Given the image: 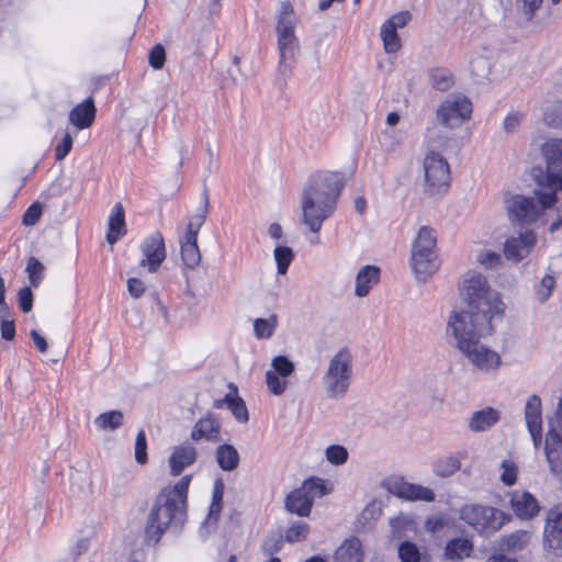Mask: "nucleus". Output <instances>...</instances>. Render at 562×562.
I'll return each instance as SVG.
<instances>
[{"mask_svg":"<svg viewBox=\"0 0 562 562\" xmlns=\"http://www.w3.org/2000/svg\"><path fill=\"white\" fill-rule=\"evenodd\" d=\"M192 475L182 476L175 485H168L156 495L145 524L144 540L156 546L168 529L180 531L187 521L188 491Z\"/></svg>","mask_w":562,"mask_h":562,"instance_id":"obj_1","label":"nucleus"},{"mask_svg":"<svg viewBox=\"0 0 562 562\" xmlns=\"http://www.w3.org/2000/svg\"><path fill=\"white\" fill-rule=\"evenodd\" d=\"M344 186L340 172L319 171L310 177L302 194L301 221L311 232L318 233L324 221L335 212Z\"/></svg>","mask_w":562,"mask_h":562,"instance_id":"obj_2","label":"nucleus"},{"mask_svg":"<svg viewBox=\"0 0 562 562\" xmlns=\"http://www.w3.org/2000/svg\"><path fill=\"white\" fill-rule=\"evenodd\" d=\"M459 291L462 302L468 306L467 310L491 317L503 316L505 304L498 293L491 289L483 274L473 271L465 273Z\"/></svg>","mask_w":562,"mask_h":562,"instance_id":"obj_3","label":"nucleus"},{"mask_svg":"<svg viewBox=\"0 0 562 562\" xmlns=\"http://www.w3.org/2000/svg\"><path fill=\"white\" fill-rule=\"evenodd\" d=\"M493 318L464 308L452 311L447 324V335L453 338L451 345L460 350L472 341L491 335Z\"/></svg>","mask_w":562,"mask_h":562,"instance_id":"obj_4","label":"nucleus"},{"mask_svg":"<svg viewBox=\"0 0 562 562\" xmlns=\"http://www.w3.org/2000/svg\"><path fill=\"white\" fill-rule=\"evenodd\" d=\"M555 202L557 194L552 189H549V191L535 190V196L507 193L504 198L509 221L520 226L535 223Z\"/></svg>","mask_w":562,"mask_h":562,"instance_id":"obj_5","label":"nucleus"},{"mask_svg":"<svg viewBox=\"0 0 562 562\" xmlns=\"http://www.w3.org/2000/svg\"><path fill=\"white\" fill-rule=\"evenodd\" d=\"M436 246V231L430 226H422L413 241L411 256V267L418 281L426 282L439 269Z\"/></svg>","mask_w":562,"mask_h":562,"instance_id":"obj_6","label":"nucleus"},{"mask_svg":"<svg viewBox=\"0 0 562 562\" xmlns=\"http://www.w3.org/2000/svg\"><path fill=\"white\" fill-rule=\"evenodd\" d=\"M279 48V72L283 77L292 74L296 55L300 50L299 41L294 34V18L291 3L283 2L278 14L277 24Z\"/></svg>","mask_w":562,"mask_h":562,"instance_id":"obj_7","label":"nucleus"},{"mask_svg":"<svg viewBox=\"0 0 562 562\" xmlns=\"http://www.w3.org/2000/svg\"><path fill=\"white\" fill-rule=\"evenodd\" d=\"M352 375V355L347 347H344L329 359L322 378L328 397L334 400L345 397L351 385Z\"/></svg>","mask_w":562,"mask_h":562,"instance_id":"obj_8","label":"nucleus"},{"mask_svg":"<svg viewBox=\"0 0 562 562\" xmlns=\"http://www.w3.org/2000/svg\"><path fill=\"white\" fill-rule=\"evenodd\" d=\"M459 518L480 535L490 536L508 522L512 515L492 506L465 504L459 510Z\"/></svg>","mask_w":562,"mask_h":562,"instance_id":"obj_9","label":"nucleus"},{"mask_svg":"<svg viewBox=\"0 0 562 562\" xmlns=\"http://www.w3.org/2000/svg\"><path fill=\"white\" fill-rule=\"evenodd\" d=\"M424 192L429 196L442 195L450 187V166L439 153L431 150L424 158Z\"/></svg>","mask_w":562,"mask_h":562,"instance_id":"obj_10","label":"nucleus"},{"mask_svg":"<svg viewBox=\"0 0 562 562\" xmlns=\"http://www.w3.org/2000/svg\"><path fill=\"white\" fill-rule=\"evenodd\" d=\"M546 160L547 171L541 169L533 173V178L539 187L562 190V139H549L541 147Z\"/></svg>","mask_w":562,"mask_h":562,"instance_id":"obj_11","label":"nucleus"},{"mask_svg":"<svg viewBox=\"0 0 562 562\" xmlns=\"http://www.w3.org/2000/svg\"><path fill=\"white\" fill-rule=\"evenodd\" d=\"M328 493L324 480L319 477H311L303 482V484L292 491L285 497L284 505L289 513L295 514L300 517H306L312 510L314 499L322 497Z\"/></svg>","mask_w":562,"mask_h":562,"instance_id":"obj_12","label":"nucleus"},{"mask_svg":"<svg viewBox=\"0 0 562 562\" xmlns=\"http://www.w3.org/2000/svg\"><path fill=\"white\" fill-rule=\"evenodd\" d=\"M472 103L462 94L448 95L436 111V121L446 128L459 127L471 117Z\"/></svg>","mask_w":562,"mask_h":562,"instance_id":"obj_13","label":"nucleus"},{"mask_svg":"<svg viewBox=\"0 0 562 562\" xmlns=\"http://www.w3.org/2000/svg\"><path fill=\"white\" fill-rule=\"evenodd\" d=\"M544 441V453L550 471L562 473V398L559 400L554 418L549 419Z\"/></svg>","mask_w":562,"mask_h":562,"instance_id":"obj_14","label":"nucleus"},{"mask_svg":"<svg viewBox=\"0 0 562 562\" xmlns=\"http://www.w3.org/2000/svg\"><path fill=\"white\" fill-rule=\"evenodd\" d=\"M459 351L480 371H495L502 363L499 355L481 344L480 340L472 341Z\"/></svg>","mask_w":562,"mask_h":562,"instance_id":"obj_15","label":"nucleus"},{"mask_svg":"<svg viewBox=\"0 0 562 562\" xmlns=\"http://www.w3.org/2000/svg\"><path fill=\"white\" fill-rule=\"evenodd\" d=\"M543 547L555 557H562V503L554 505L547 513Z\"/></svg>","mask_w":562,"mask_h":562,"instance_id":"obj_16","label":"nucleus"},{"mask_svg":"<svg viewBox=\"0 0 562 562\" xmlns=\"http://www.w3.org/2000/svg\"><path fill=\"white\" fill-rule=\"evenodd\" d=\"M140 251L143 258L139 261V266L146 268L150 273L156 272L167 255L162 234L154 232L146 237L140 245Z\"/></svg>","mask_w":562,"mask_h":562,"instance_id":"obj_17","label":"nucleus"},{"mask_svg":"<svg viewBox=\"0 0 562 562\" xmlns=\"http://www.w3.org/2000/svg\"><path fill=\"white\" fill-rule=\"evenodd\" d=\"M386 490L392 495L411 502H434L436 497L431 488L406 482L403 477L390 479L386 482Z\"/></svg>","mask_w":562,"mask_h":562,"instance_id":"obj_18","label":"nucleus"},{"mask_svg":"<svg viewBox=\"0 0 562 562\" xmlns=\"http://www.w3.org/2000/svg\"><path fill=\"white\" fill-rule=\"evenodd\" d=\"M537 241L533 231L526 229L519 233L517 237L507 238L504 244V255L506 259L519 262L526 258Z\"/></svg>","mask_w":562,"mask_h":562,"instance_id":"obj_19","label":"nucleus"},{"mask_svg":"<svg viewBox=\"0 0 562 562\" xmlns=\"http://www.w3.org/2000/svg\"><path fill=\"white\" fill-rule=\"evenodd\" d=\"M510 507L520 519H531L540 512L537 498L529 492H514L510 497Z\"/></svg>","mask_w":562,"mask_h":562,"instance_id":"obj_20","label":"nucleus"},{"mask_svg":"<svg viewBox=\"0 0 562 562\" xmlns=\"http://www.w3.org/2000/svg\"><path fill=\"white\" fill-rule=\"evenodd\" d=\"M196 449L188 443L177 446L169 457L170 474L178 476L182 471L192 465L196 460Z\"/></svg>","mask_w":562,"mask_h":562,"instance_id":"obj_21","label":"nucleus"},{"mask_svg":"<svg viewBox=\"0 0 562 562\" xmlns=\"http://www.w3.org/2000/svg\"><path fill=\"white\" fill-rule=\"evenodd\" d=\"M381 270L376 266L367 265L362 267L356 277L355 295L364 297L370 293L373 285L380 281Z\"/></svg>","mask_w":562,"mask_h":562,"instance_id":"obj_22","label":"nucleus"},{"mask_svg":"<svg viewBox=\"0 0 562 562\" xmlns=\"http://www.w3.org/2000/svg\"><path fill=\"white\" fill-rule=\"evenodd\" d=\"M501 414L493 407H485L475 411L469 418L468 427L473 432H483L490 430L498 423Z\"/></svg>","mask_w":562,"mask_h":562,"instance_id":"obj_23","label":"nucleus"},{"mask_svg":"<svg viewBox=\"0 0 562 562\" xmlns=\"http://www.w3.org/2000/svg\"><path fill=\"white\" fill-rule=\"evenodd\" d=\"M95 117L94 102L91 97L76 105L69 113V121L77 128L83 130L89 127Z\"/></svg>","mask_w":562,"mask_h":562,"instance_id":"obj_24","label":"nucleus"},{"mask_svg":"<svg viewBox=\"0 0 562 562\" xmlns=\"http://www.w3.org/2000/svg\"><path fill=\"white\" fill-rule=\"evenodd\" d=\"M125 234V211L122 203L117 202L112 207L109 216V229L106 233V241L111 245H114Z\"/></svg>","mask_w":562,"mask_h":562,"instance_id":"obj_25","label":"nucleus"},{"mask_svg":"<svg viewBox=\"0 0 562 562\" xmlns=\"http://www.w3.org/2000/svg\"><path fill=\"white\" fill-rule=\"evenodd\" d=\"M221 424L211 416L200 418L193 426L191 439L199 441L205 439L207 441H217L220 438Z\"/></svg>","mask_w":562,"mask_h":562,"instance_id":"obj_26","label":"nucleus"},{"mask_svg":"<svg viewBox=\"0 0 562 562\" xmlns=\"http://www.w3.org/2000/svg\"><path fill=\"white\" fill-rule=\"evenodd\" d=\"M334 562H363L361 541L357 537L346 539L336 550Z\"/></svg>","mask_w":562,"mask_h":562,"instance_id":"obj_27","label":"nucleus"},{"mask_svg":"<svg viewBox=\"0 0 562 562\" xmlns=\"http://www.w3.org/2000/svg\"><path fill=\"white\" fill-rule=\"evenodd\" d=\"M229 389H231V391L224 396V398L222 401L215 402V407L221 408L223 403H226L227 407L229 408V411L232 412V414L238 422H240V423L248 422V418H249L248 411H247L246 404L243 401V398H240L237 395V387L233 383H231Z\"/></svg>","mask_w":562,"mask_h":562,"instance_id":"obj_28","label":"nucleus"},{"mask_svg":"<svg viewBox=\"0 0 562 562\" xmlns=\"http://www.w3.org/2000/svg\"><path fill=\"white\" fill-rule=\"evenodd\" d=\"M473 552V543L467 538H454L449 540L445 547V558L450 562H461Z\"/></svg>","mask_w":562,"mask_h":562,"instance_id":"obj_29","label":"nucleus"},{"mask_svg":"<svg viewBox=\"0 0 562 562\" xmlns=\"http://www.w3.org/2000/svg\"><path fill=\"white\" fill-rule=\"evenodd\" d=\"M202 204L198 209V212L191 217L188 223L187 231L184 233V237L196 238L198 234L202 225L204 224L209 210H210V195L206 187L203 188L201 193Z\"/></svg>","mask_w":562,"mask_h":562,"instance_id":"obj_30","label":"nucleus"},{"mask_svg":"<svg viewBox=\"0 0 562 562\" xmlns=\"http://www.w3.org/2000/svg\"><path fill=\"white\" fill-rule=\"evenodd\" d=\"M225 491V484L222 479H216L213 485L212 502L209 507V515L203 522L205 526L215 527L223 507V496Z\"/></svg>","mask_w":562,"mask_h":562,"instance_id":"obj_31","label":"nucleus"},{"mask_svg":"<svg viewBox=\"0 0 562 562\" xmlns=\"http://www.w3.org/2000/svg\"><path fill=\"white\" fill-rule=\"evenodd\" d=\"M181 260L186 268L195 269L201 262V252L196 238L180 237Z\"/></svg>","mask_w":562,"mask_h":562,"instance_id":"obj_32","label":"nucleus"},{"mask_svg":"<svg viewBox=\"0 0 562 562\" xmlns=\"http://www.w3.org/2000/svg\"><path fill=\"white\" fill-rule=\"evenodd\" d=\"M215 458L218 467L226 472L234 471L239 464V453L229 443L220 445L215 450Z\"/></svg>","mask_w":562,"mask_h":562,"instance_id":"obj_33","label":"nucleus"},{"mask_svg":"<svg viewBox=\"0 0 562 562\" xmlns=\"http://www.w3.org/2000/svg\"><path fill=\"white\" fill-rule=\"evenodd\" d=\"M525 420L527 427L542 426L541 398L533 394L528 397L525 405Z\"/></svg>","mask_w":562,"mask_h":562,"instance_id":"obj_34","label":"nucleus"},{"mask_svg":"<svg viewBox=\"0 0 562 562\" xmlns=\"http://www.w3.org/2000/svg\"><path fill=\"white\" fill-rule=\"evenodd\" d=\"M461 461L456 456H445L432 464L434 473L439 477H449L460 470Z\"/></svg>","mask_w":562,"mask_h":562,"instance_id":"obj_35","label":"nucleus"},{"mask_svg":"<svg viewBox=\"0 0 562 562\" xmlns=\"http://www.w3.org/2000/svg\"><path fill=\"white\" fill-rule=\"evenodd\" d=\"M124 415L114 409L100 414L94 418V425L100 430H115L123 425Z\"/></svg>","mask_w":562,"mask_h":562,"instance_id":"obj_36","label":"nucleus"},{"mask_svg":"<svg viewBox=\"0 0 562 562\" xmlns=\"http://www.w3.org/2000/svg\"><path fill=\"white\" fill-rule=\"evenodd\" d=\"M380 36L383 42L384 50L387 54H394L401 48V38L397 34V30L394 29L393 25L384 22L381 26Z\"/></svg>","mask_w":562,"mask_h":562,"instance_id":"obj_37","label":"nucleus"},{"mask_svg":"<svg viewBox=\"0 0 562 562\" xmlns=\"http://www.w3.org/2000/svg\"><path fill=\"white\" fill-rule=\"evenodd\" d=\"M429 80L432 88L438 91H447L453 85V78L448 69L436 68L429 74Z\"/></svg>","mask_w":562,"mask_h":562,"instance_id":"obj_38","label":"nucleus"},{"mask_svg":"<svg viewBox=\"0 0 562 562\" xmlns=\"http://www.w3.org/2000/svg\"><path fill=\"white\" fill-rule=\"evenodd\" d=\"M530 540V532L526 530H517L502 540V546L510 551H520L526 548Z\"/></svg>","mask_w":562,"mask_h":562,"instance_id":"obj_39","label":"nucleus"},{"mask_svg":"<svg viewBox=\"0 0 562 562\" xmlns=\"http://www.w3.org/2000/svg\"><path fill=\"white\" fill-rule=\"evenodd\" d=\"M195 43L194 54L204 55L205 50L213 46L214 35L211 26H203L193 36Z\"/></svg>","mask_w":562,"mask_h":562,"instance_id":"obj_40","label":"nucleus"},{"mask_svg":"<svg viewBox=\"0 0 562 562\" xmlns=\"http://www.w3.org/2000/svg\"><path fill=\"white\" fill-rule=\"evenodd\" d=\"M279 274H285L294 259L293 250L288 246H277L273 251Z\"/></svg>","mask_w":562,"mask_h":562,"instance_id":"obj_41","label":"nucleus"},{"mask_svg":"<svg viewBox=\"0 0 562 562\" xmlns=\"http://www.w3.org/2000/svg\"><path fill=\"white\" fill-rule=\"evenodd\" d=\"M277 327V316L272 315L269 318H257L254 322V330L256 337L259 339L270 338Z\"/></svg>","mask_w":562,"mask_h":562,"instance_id":"obj_42","label":"nucleus"},{"mask_svg":"<svg viewBox=\"0 0 562 562\" xmlns=\"http://www.w3.org/2000/svg\"><path fill=\"white\" fill-rule=\"evenodd\" d=\"M310 527L304 521H293L285 531L284 540L293 543L306 539Z\"/></svg>","mask_w":562,"mask_h":562,"instance_id":"obj_43","label":"nucleus"},{"mask_svg":"<svg viewBox=\"0 0 562 562\" xmlns=\"http://www.w3.org/2000/svg\"><path fill=\"white\" fill-rule=\"evenodd\" d=\"M401 562H422V553L418 547L411 541H403L398 546Z\"/></svg>","mask_w":562,"mask_h":562,"instance_id":"obj_44","label":"nucleus"},{"mask_svg":"<svg viewBox=\"0 0 562 562\" xmlns=\"http://www.w3.org/2000/svg\"><path fill=\"white\" fill-rule=\"evenodd\" d=\"M45 267L35 257H30L26 263L25 271L27 272L29 280L32 286L37 288L43 279Z\"/></svg>","mask_w":562,"mask_h":562,"instance_id":"obj_45","label":"nucleus"},{"mask_svg":"<svg viewBox=\"0 0 562 562\" xmlns=\"http://www.w3.org/2000/svg\"><path fill=\"white\" fill-rule=\"evenodd\" d=\"M271 367L281 378H288L294 372V363L285 356H277L272 359Z\"/></svg>","mask_w":562,"mask_h":562,"instance_id":"obj_46","label":"nucleus"},{"mask_svg":"<svg viewBox=\"0 0 562 562\" xmlns=\"http://www.w3.org/2000/svg\"><path fill=\"white\" fill-rule=\"evenodd\" d=\"M501 469H502L501 481L503 482V484H505L506 486L514 485L517 481V472H518V469H517V465L515 464V462L510 459L503 460L501 463Z\"/></svg>","mask_w":562,"mask_h":562,"instance_id":"obj_47","label":"nucleus"},{"mask_svg":"<svg viewBox=\"0 0 562 562\" xmlns=\"http://www.w3.org/2000/svg\"><path fill=\"white\" fill-rule=\"evenodd\" d=\"M266 383L268 390L273 395H282L288 386V382L282 380L279 374L271 370L266 372Z\"/></svg>","mask_w":562,"mask_h":562,"instance_id":"obj_48","label":"nucleus"},{"mask_svg":"<svg viewBox=\"0 0 562 562\" xmlns=\"http://www.w3.org/2000/svg\"><path fill=\"white\" fill-rule=\"evenodd\" d=\"M283 541L284 539L280 533L268 535L261 546L262 552L266 555L278 553L282 549Z\"/></svg>","mask_w":562,"mask_h":562,"instance_id":"obj_49","label":"nucleus"},{"mask_svg":"<svg viewBox=\"0 0 562 562\" xmlns=\"http://www.w3.org/2000/svg\"><path fill=\"white\" fill-rule=\"evenodd\" d=\"M326 459L335 465L344 464L348 459V451L340 445H331L326 449Z\"/></svg>","mask_w":562,"mask_h":562,"instance_id":"obj_50","label":"nucleus"},{"mask_svg":"<svg viewBox=\"0 0 562 562\" xmlns=\"http://www.w3.org/2000/svg\"><path fill=\"white\" fill-rule=\"evenodd\" d=\"M135 460L139 464H145L148 460L147 458V441L146 434L143 429L137 432L135 440Z\"/></svg>","mask_w":562,"mask_h":562,"instance_id":"obj_51","label":"nucleus"},{"mask_svg":"<svg viewBox=\"0 0 562 562\" xmlns=\"http://www.w3.org/2000/svg\"><path fill=\"white\" fill-rule=\"evenodd\" d=\"M166 61V50L161 44H156L149 52L148 63L154 69H161Z\"/></svg>","mask_w":562,"mask_h":562,"instance_id":"obj_52","label":"nucleus"},{"mask_svg":"<svg viewBox=\"0 0 562 562\" xmlns=\"http://www.w3.org/2000/svg\"><path fill=\"white\" fill-rule=\"evenodd\" d=\"M19 307L24 313H29L33 307V293L30 286H24L18 292Z\"/></svg>","mask_w":562,"mask_h":562,"instance_id":"obj_53","label":"nucleus"},{"mask_svg":"<svg viewBox=\"0 0 562 562\" xmlns=\"http://www.w3.org/2000/svg\"><path fill=\"white\" fill-rule=\"evenodd\" d=\"M42 205L37 202L31 204L23 215V224L26 226H33L40 220L42 215Z\"/></svg>","mask_w":562,"mask_h":562,"instance_id":"obj_54","label":"nucleus"},{"mask_svg":"<svg viewBox=\"0 0 562 562\" xmlns=\"http://www.w3.org/2000/svg\"><path fill=\"white\" fill-rule=\"evenodd\" d=\"M72 147V137L67 133L55 148V158L60 161L69 154Z\"/></svg>","mask_w":562,"mask_h":562,"instance_id":"obj_55","label":"nucleus"},{"mask_svg":"<svg viewBox=\"0 0 562 562\" xmlns=\"http://www.w3.org/2000/svg\"><path fill=\"white\" fill-rule=\"evenodd\" d=\"M501 256L494 251L485 250L481 251L477 256V261L486 267V268H493L501 263Z\"/></svg>","mask_w":562,"mask_h":562,"instance_id":"obj_56","label":"nucleus"},{"mask_svg":"<svg viewBox=\"0 0 562 562\" xmlns=\"http://www.w3.org/2000/svg\"><path fill=\"white\" fill-rule=\"evenodd\" d=\"M554 286V279L553 277L546 274L541 279V288L538 290V296L540 302H546L549 296L551 295V291Z\"/></svg>","mask_w":562,"mask_h":562,"instance_id":"obj_57","label":"nucleus"},{"mask_svg":"<svg viewBox=\"0 0 562 562\" xmlns=\"http://www.w3.org/2000/svg\"><path fill=\"white\" fill-rule=\"evenodd\" d=\"M412 20V14L409 11H401L398 13L393 14L390 19L385 21L386 24H391L394 29H402L407 25V23Z\"/></svg>","mask_w":562,"mask_h":562,"instance_id":"obj_58","label":"nucleus"},{"mask_svg":"<svg viewBox=\"0 0 562 562\" xmlns=\"http://www.w3.org/2000/svg\"><path fill=\"white\" fill-rule=\"evenodd\" d=\"M543 0H520L521 11L527 20H531L536 11L540 8Z\"/></svg>","mask_w":562,"mask_h":562,"instance_id":"obj_59","label":"nucleus"},{"mask_svg":"<svg viewBox=\"0 0 562 562\" xmlns=\"http://www.w3.org/2000/svg\"><path fill=\"white\" fill-rule=\"evenodd\" d=\"M127 290L131 296L139 299L145 293V285L138 278H130L127 280Z\"/></svg>","mask_w":562,"mask_h":562,"instance_id":"obj_60","label":"nucleus"},{"mask_svg":"<svg viewBox=\"0 0 562 562\" xmlns=\"http://www.w3.org/2000/svg\"><path fill=\"white\" fill-rule=\"evenodd\" d=\"M89 549V540L87 538L79 539L70 549V555L74 560L85 554Z\"/></svg>","mask_w":562,"mask_h":562,"instance_id":"obj_61","label":"nucleus"},{"mask_svg":"<svg viewBox=\"0 0 562 562\" xmlns=\"http://www.w3.org/2000/svg\"><path fill=\"white\" fill-rule=\"evenodd\" d=\"M521 117L519 114L514 113L506 116L504 120V130L507 133H513L517 130V127L520 125Z\"/></svg>","mask_w":562,"mask_h":562,"instance_id":"obj_62","label":"nucleus"},{"mask_svg":"<svg viewBox=\"0 0 562 562\" xmlns=\"http://www.w3.org/2000/svg\"><path fill=\"white\" fill-rule=\"evenodd\" d=\"M1 336L5 340H12L15 336V326L13 321H1Z\"/></svg>","mask_w":562,"mask_h":562,"instance_id":"obj_63","label":"nucleus"},{"mask_svg":"<svg viewBox=\"0 0 562 562\" xmlns=\"http://www.w3.org/2000/svg\"><path fill=\"white\" fill-rule=\"evenodd\" d=\"M30 335L37 350L42 353L46 352L48 348L46 339L35 329L31 330Z\"/></svg>","mask_w":562,"mask_h":562,"instance_id":"obj_64","label":"nucleus"}]
</instances>
